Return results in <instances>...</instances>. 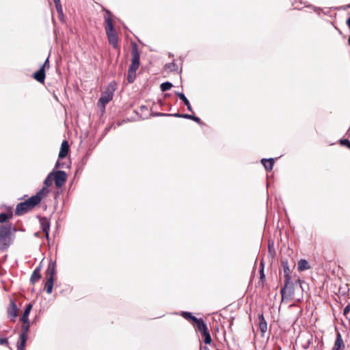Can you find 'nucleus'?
I'll use <instances>...</instances> for the list:
<instances>
[{"label": "nucleus", "instance_id": "nucleus-1", "mask_svg": "<svg viewBox=\"0 0 350 350\" xmlns=\"http://www.w3.org/2000/svg\"><path fill=\"white\" fill-rule=\"evenodd\" d=\"M107 16H105V32L109 40V43L113 46V48H117L118 46V36L115 31V29L113 25L111 16V12L105 10Z\"/></svg>", "mask_w": 350, "mask_h": 350}, {"label": "nucleus", "instance_id": "nucleus-2", "mask_svg": "<svg viewBox=\"0 0 350 350\" xmlns=\"http://www.w3.org/2000/svg\"><path fill=\"white\" fill-rule=\"evenodd\" d=\"M12 230V226L11 224H6L0 226V250L5 251L12 243L11 238V232ZM16 231L15 228H13Z\"/></svg>", "mask_w": 350, "mask_h": 350}, {"label": "nucleus", "instance_id": "nucleus-3", "mask_svg": "<svg viewBox=\"0 0 350 350\" xmlns=\"http://www.w3.org/2000/svg\"><path fill=\"white\" fill-rule=\"evenodd\" d=\"M38 200V196H31L24 202L18 203L16 207L15 215L18 216L23 215L32 210L39 204Z\"/></svg>", "mask_w": 350, "mask_h": 350}, {"label": "nucleus", "instance_id": "nucleus-4", "mask_svg": "<svg viewBox=\"0 0 350 350\" xmlns=\"http://www.w3.org/2000/svg\"><path fill=\"white\" fill-rule=\"evenodd\" d=\"M282 266L284 270V286L281 288L280 289V293L282 294V296L284 297L286 290L289 288H292L293 287V283L291 281V277L290 275V268L288 265V262L287 260H282Z\"/></svg>", "mask_w": 350, "mask_h": 350}, {"label": "nucleus", "instance_id": "nucleus-5", "mask_svg": "<svg viewBox=\"0 0 350 350\" xmlns=\"http://www.w3.org/2000/svg\"><path fill=\"white\" fill-rule=\"evenodd\" d=\"M114 91L115 85L110 83L98 99V104L105 108V105L112 100Z\"/></svg>", "mask_w": 350, "mask_h": 350}, {"label": "nucleus", "instance_id": "nucleus-6", "mask_svg": "<svg viewBox=\"0 0 350 350\" xmlns=\"http://www.w3.org/2000/svg\"><path fill=\"white\" fill-rule=\"evenodd\" d=\"M132 59L129 66L131 70H137L140 64V54L137 49V45L135 44L131 49Z\"/></svg>", "mask_w": 350, "mask_h": 350}, {"label": "nucleus", "instance_id": "nucleus-7", "mask_svg": "<svg viewBox=\"0 0 350 350\" xmlns=\"http://www.w3.org/2000/svg\"><path fill=\"white\" fill-rule=\"evenodd\" d=\"M53 180L57 187H62L66 181V173L63 170L54 171Z\"/></svg>", "mask_w": 350, "mask_h": 350}, {"label": "nucleus", "instance_id": "nucleus-8", "mask_svg": "<svg viewBox=\"0 0 350 350\" xmlns=\"http://www.w3.org/2000/svg\"><path fill=\"white\" fill-rule=\"evenodd\" d=\"M8 315L10 318H12L13 321L18 316V308L17 306L13 300L10 301V303L8 307Z\"/></svg>", "mask_w": 350, "mask_h": 350}, {"label": "nucleus", "instance_id": "nucleus-9", "mask_svg": "<svg viewBox=\"0 0 350 350\" xmlns=\"http://www.w3.org/2000/svg\"><path fill=\"white\" fill-rule=\"evenodd\" d=\"M56 273V263L55 261H51L47 267L45 274L47 278H52L55 280Z\"/></svg>", "mask_w": 350, "mask_h": 350}, {"label": "nucleus", "instance_id": "nucleus-10", "mask_svg": "<svg viewBox=\"0 0 350 350\" xmlns=\"http://www.w3.org/2000/svg\"><path fill=\"white\" fill-rule=\"evenodd\" d=\"M193 322L195 323L197 329L200 332V334L208 329L206 324L202 319L194 318Z\"/></svg>", "mask_w": 350, "mask_h": 350}, {"label": "nucleus", "instance_id": "nucleus-11", "mask_svg": "<svg viewBox=\"0 0 350 350\" xmlns=\"http://www.w3.org/2000/svg\"><path fill=\"white\" fill-rule=\"evenodd\" d=\"M258 328L262 334V336H264V334L267 330V323L265 319L263 314H258Z\"/></svg>", "mask_w": 350, "mask_h": 350}, {"label": "nucleus", "instance_id": "nucleus-12", "mask_svg": "<svg viewBox=\"0 0 350 350\" xmlns=\"http://www.w3.org/2000/svg\"><path fill=\"white\" fill-rule=\"evenodd\" d=\"M32 309V304H27L25 306L24 312L21 318V321L23 323H28L29 322V315L30 314V312Z\"/></svg>", "mask_w": 350, "mask_h": 350}, {"label": "nucleus", "instance_id": "nucleus-13", "mask_svg": "<svg viewBox=\"0 0 350 350\" xmlns=\"http://www.w3.org/2000/svg\"><path fill=\"white\" fill-rule=\"evenodd\" d=\"M69 146L67 141H64L62 144L60 151L59 152V159H64L68 154Z\"/></svg>", "mask_w": 350, "mask_h": 350}, {"label": "nucleus", "instance_id": "nucleus-14", "mask_svg": "<svg viewBox=\"0 0 350 350\" xmlns=\"http://www.w3.org/2000/svg\"><path fill=\"white\" fill-rule=\"evenodd\" d=\"M45 76V70H44V68H40L38 71L33 73V78L40 83H44Z\"/></svg>", "mask_w": 350, "mask_h": 350}, {"label": "nucleus", "instance_id": "nucleus-15", "mask_svg": "<svg viewBox=\"0 0 350 350\" xmlns=\"http://www.w3.org/2000/svg\"><path fill=\"white\" fill-rule=\"evenodd\" d=\"M40 224L43 232H46L50 230V221L49 219L46 217H40Z\"/></svg>", "mask_w": 350, "mask_h": 350}, {"label": "nucleus", "instance_id": "nucleus-16", "mask_svg": "<svg viewBox=\"0 0 350 350\" xmlns=\"http://www.w3.org/2000/svg\"><path fill=\"white\" fill-rule=\"evenodd\" d=\"M175 94L184 103V104L187 106L188 111L193 112V109L191 105L187 98L183 92H175Z\"/></svg>", "mask_w": 350, "mask_h": 350}, {"label": "nucleus", "instance_id": "nucleus-17", "mask_svg": "<svg viewBox=\"0 0 350 350\" xmlns=\"http://www.w3.org/2000/svg\"><path fill=\"white\" fill-rule=\"evenodd\" d=\"M261 163L267 170H271L274 165V159L273 158L262 159Z\"/></svg>", "mask_w": 350, "mask_h": 350}, {"label": "nucleus", "instance_id": "nucleus-18", "mask_svg": "<svg viewBox=\"0 0 350 350\" xmlns=\"http://www.w3.org/2000/svg\"><path fill=\"white\" fill-rule=\"evenodd\" d=\"M49 193V189H48V187H43L40 190H39L36 195L33 196H38V204L41 202V200L43 198L47 196V195Z\"/></svg>", "mask_w": 350, "mask_h": 350}, {"label": "nucleus", "instance_id": "nucleus-19", "mask_svg": "<svg viewBox=\"0 0 350 350\" xmlns=\"http://www.w3.org/2000/svg\"><path fill=\"white\" fill-rule=\"evenodd\" d=\"M310 269L308 262L305 259H301L297 262V269L299 271H303Z\"/></svg>", "mask_w": 350, "mask_h": 350}, {"label": "nucleus", "instance_id": "nucleus-20", "mask_svg": "<svg viewBox=\"0 0 350 350\" xmlns=\"http://www.w3.org/2000/svg\"><path fill=\"white\" fill-rule=\"evenodd\" d=\"M41 278V274H40V267H36L31 275V278H30V281L32 284H35V282L39 280L40 278Z\"/></svg>", "mask_w": 350, "mask_h": 350}, {"label": "nucleus", "instance_id": "nucleus-21", "mask_svg": "<svg viewBox=\"0 0 350 350\" xmlns=\"http://www.w3.org/2000/svg\"><path fill=\"white\" fill-rule=\"evenodd\" d=\"M342 347H344V342L340 334L338 333L332 350H339Z\"/></svg>", "mask_w": 350, "mask_h": 350}, {"label": "nucleus", "instance_id": "nucleus-22", "mask_svg": "<svg viewBox=\"0 0 350 350\" xmlns=\"http://www.w3.org/2000/svg\"><path fill=\"white\" fill-rule=\"evenodd\" d=\"M54 279L47 278L45 283V288L47 294H51L53 291V284H54Z\"/></svg>", "mask_w": 350, "mask_h": 350}, {"label": "nucleus", "instance_id": "nucleus-23", "mask_svg": "<svg viewBox=\"0 0 350 350\" xmlns=\"http://www.w3.org/2000/svg\"><path fill=\"white\" fill-rule=\"evenodd\" d=\"M203 342L206 345H210L212 342L211 336L208 329L201 334Z\"/></svg>", "mask_w": 350, "mask_h": 350}, {"label": "nucleus", "instance_id": "nucleus-24", "mask_svg": "<svg viewBox=\"0 0 350 350\" xmlns=\"http://www.w3.org/2000/svg\"><path fill=\"white\" fill-rule=\"evenodd\" d=\"M136 77V70H131V68H129L128 73H127V81L129 83H133Z\"/></svg>", "mask_w": 350, "mask_h": 350}, {"label": "nucleus", "instance_id": "nucleus-25", "mask_svg": "<svg viewBox=\"0 0 350 350\" xmlns=\"http://www.w3.org/2000/svg\"><path fill=\"white\" fill-rule=\"evenodd\" d=\"M54 170L50 172L44 181L46 187H49L52 185L53 180Z\"/></svg>", "mask_w": 350, "mask_h": 350}, {"label": "nucleus", "instance_id": "nucleus-26", "mask_svg": "<svg viewBox=\"0 0 350 350\" xmlns=\"http://www.w3.org/2000/svg\"><path fill=\"white\" fill-rule=\"evenodd\" d=\"M24 324L22 325V332H21V334L20 335V337H22L23 335L24 336H27V332H29V322L28 323H23Z\"/></svg>", "mask_w": 350, "mask_h": 350}, {"label": "nucleus", "instance_id": "nucleus-27", "mask_svg": "<svg viewBox=\"0 0 350 350\" xmlns=\"http://www.w3.org/2000/svg\"><path fill=\"white\" fill-rule=\"evenodd\" d=\"M172 83L169 82V81H166V82H164V83H162L160 85V88H161V90L162 92H166L167 90H169L170 89H171V88L172 87Z\"/></svg>", "mask_w": 350, "mask_h": 350}, {"label": "nucleus", "instance_id": "nucleus-28", "mask_svg": "<svg viewBox=\"0 0 350 350\" xmlns=\"http://www.w3.org/2000/svg\"><path fill=\"white\" fill-rule=\"evenodd\" d=\"M166 67L172 72H178V66L175 62H172L166 65Z\"/></svg>", "mask_w": 350, "mask_h": 350}, {"label": "nucleus", "instance_id": "nucleus-29", "mask_svg": "<svg viewBox=\"0 0 350 350\" xmlns=\"http://www.w3.org/2000/svg\"><path fill=\"white\" fill-rule=\"evenodd\" d=\"M181 315L185 319L191 320L192 321H193L194 318H196V317L193 316L192 314L189 312H182Z\"/></svg>", "mask_w": 350, "mask_h": 350}, {"label": "nucleus", "instance_id": "nucleus-30", "mask_svg": "<svg viewBox=\"0 0 350 350\" xmlns=\"http://www.w3.org/2000/svg\"><path fill=\"white\" fill-rule=\"evenodd\" d=\"M21 341L18 343L17 347H25V344L27 341V336H24L23 335L22 337H20Z\"/></svg>", "mask_w": 350, "mask_h": 350}, {"label": "nucleus", "instance_id": "nucleus-31", "mask_svg": "<svg viewBox=\"0 0 350 350\" xmlns=\"http://www.w3.org/2000/svg\"><path fill=\"white\" fill-rule=\"evenodd\" d=\"M11 215H8L7 213H2L0 214V223L5 222L7 219H8Z\"/></svg>", "mask_w": 350, "mask_h": 350}, {"label": "nucleus", "instance_id": "nucleus-32", "mask_svg": "<svg viewBox=\"0 0 350 350\" xmlns=\"http://www.w3.org/2000/svg\"><path fill=\"white\" fill-rule=\"evenodd\" d=\"M56 10H57L58 17H59V19L60 20V21L64 22V15L63 13L62 8H61L60 10L57 9Z\"/></svg>", "mask_w": 350, "mask_h": 350}, {"label": "nucleus", "instance_id": "nucleus-33", "mask_svg": "<svg viewBox=\"0 0 350 350\" xmlns=\"http://www.w3.org/2000/svg\"><path fill=\"white\" fill-rule=\"evenodd\" d=\"M340 144L343 146H347L350 149V141L347 139H340Z\"/></svg>", "mask_w": 350, "mask_h": 350}, {"label": "nucleus", "instance_id": "nucleus-34", "mask_svg": "<svg viewBox=\"0 0 350 350\" xmlns=\"http://www.w3.org/2000/svg\"><path fill=\"white\" fill-rule=\"evenodd\" d=\"M189 120H193L194 122H196V123H198L199 124H202V122L200 120V118L197 117V116H196L191 115Z\"/></svg>", "mask_w": 350, "mask_h": 350}, {"label": "nucleus", "instance_id": "nucleus-35", "mask_svg": "<svg viewBox=\"0 0 350 350\" xmlns=\"http://www.w3.org/2000/svg\"><path fill=\"white\" fill-rule=\"evenodd\" d=\"M260 278L261 280L265 278V274H264V263H263L262 261L260 262Z\"/></svg>", "mask_w": 350, "mask_h": 350}, {"label": "nucleus", "instance_id": "nucleus-36", "mask_svg": "<svg viewBox=\"0 0 350 350\" xmlns=\"http://www.w3.org/2000/svg\"><path fill=\"white\" fill-rule=\"evenodd\" d=\"M308 7L311 8L319 15H320V12L322 11V9L321 8L316 7L312 5H308Z\"/></svg>", "mask_w": 350, "mask_h": 350}, {"label": "nucleus", "instance_id": "nucleus-37", "mask_svg": "<svg viewBox=\"0 0 350 350\" xmlns=\"http://www.w3.org/2000/svg\"><path fill=\"white\" fill-rule=\"evenodd\" d=\"M49 56L46 58V59L44 61L43 65L41 68H44V70H45V68H49Z\"/></svg>", "mask_w": 350, "mask_h": 350}, {"label": "nucleus", "instance_id": "nucleus-38", "mask_svg": "<svg viewBox=\"0 0 350 350\" xmlns=\"http://www.w3.org/2000/svg\"><path fill=\"white\" fill-rule=\"evenodd\" d=\"M53 1L55 3L56 10L57 9L60 10V8H62L60 0H53Z\"/></svg>", "mask_w": 350, "mask_h": 350}, {"label": "nucleus", "instance_id": "nucleus-39", "mask_svg": "<svg viewBox=\"0 0 350 350\" xmlns=\"http://www.w3.org/2000/svg\"><path fill=\"white\" fill-rule=\"evenodd\" d=\"M0 345H8V340L7 338H0Z\"/></svg>", "mask_w": 350, "mask_h": 350}, {"label": "nucleus", "instance_id": "nucleus-40", "mask_svg": "<svg viewBox=\"0 0 350 350\" xmlns=\"http://www.w3.org/2000/svg\"><path fill=\"white\" fill-rule=\"evenodd\" d=\"M350 312V304H349L344 309L343 314L345 316H347V314Z\"/></svg>", "mask_w": 350, "mask_h": 350}, {"label": "nucleus", "instance_id": "nucleus-41", "mask_svg": "<svg viewBox=\"0 0 350 350\" xmlns=\"http://www.w3.org/2000/svg\"><path fill=\"white\" fill-rule=\"evenodd\" d=\"M157 116H172L171 113H157L155 114Z\"/></svg>", "mask_w": 350, "mask_h": 350}, {"label": "nucleus", "instance_id": "nucleus-42", "mask_svg": "<svg viewBox=\"0 0 350 350\" xmlns=\"http://www.w3.org/2000/svg\"><path fill=\"white\" fill-rule=\"evenodd\" d=\"M191 115H190V114H186V113L183 114V113H182V118H185V119H189V120L190 118H191Z\"/></svg>", "mask_w": 350, "mask_h": 350}, {"label": "nucleus", "instance_id": "nucleus-43", "mask_svg": "<svg viewBox=\"0 0 350 350\" xmlns=\"http://www.w3.org/2000/svg\"><path fill=\"white\" fill-rule=\"evenodd\" d=\"M171 116L182 118V113H174V114H172Z\"/></svg>", "mask_w": 350, "mask_h": 350}, {"label": "nucleus", "instance_id": "nucleus-44", "mask_svg": "<svg viewBox=\"0 0 350 350\" xmlns=\"http://www.w3.org/2000/svg\"><path fill=\"white\" fill-rule=\"evenodd\" d=\"M45 234V237L47 239H49V231H46V232H44Z\"/></svg>", "mask_w": 350, "mask_h": 350}, {"label": "nucleus", "instance_id": "nucleus-45", "mask_svg": "<svg viewBox=\"0 0 350 350\" xmlns=\"http://www.w3.org/2000/svg\"><path fill=\"white\" fill-rule=\"evenodd\" d=\"M60 166H62V164H60L59 161H57L55 164V167H59Z\"/></svg>", "mask_w": 350, "mask_h": 350}, {"label": "nucleus", "instance_id": "nucleus-46", "mask_svg": "<svg viewBox=\"0 0 350 350\" xmlns=\"http://www.w3.org/2000/svg\"><path fill=\"white\" fill-rule=\"evenodd\" d=\"M347 25L350 28V17L347 20Z\"/></svg>", "mask_w": 350, "mask_h": 350}, {"label": "nucleus", "instance_id": "nucleus-47", "mask_svg": "<svg viewBox=\"0 0 350 350\" xmlns=\"http://www.w3.org/2000/svg\"><path fill=\"white\" fill-rule=\"evenodd\" d=\"M201 350H210L209 348L206 346L201 347Z\"/></svg>", "mask_w": 350, "mask_h": 350}, {"label": "nucleus", "instance_id": "nucleus-48", "mask_svg": "<svg viewBox=\"0 0 350 350\" xmlns=\"http://www.w3.org/2000/svg\"><path fill=\"white\" fill-rule=\"evenodd\" d=\"M24 349H25V348H23V347H17V350H24Z\"/></svg>", "mask_w": 350, "mask_h": 350}, {"label": "nucleus", "instance_id": "nucleus-49", "mask_svg": "<svg viewBox=\"0 0 350 350\" xmlns=\"http://www.w3.org/2000/svg\"><path fill=\"white\" fill-rule=\"evenodd\" d=\"M297 282L299 283L300 286H301V283H302V281L301 280H297Z\"/></svg>", "mask_w": 350, "mask_h": 350}, {"label": "nucleus", "instance_id": "nucleus-50", "mask_svg": "<svg viewBox=\"0 0 350 350\" xmlns=\"http://www.w3.org/2000/svg\"><path fill=\"white\" fill-rule=\"evenodd\" d=\"M164 96H165V98L168 97L169 96V94H165Z\"/></svg>", "mask_w": 350, "mask_h": 350}, {"label": "nucleus", "instance_id": "nucleus-51", "mask_svg": "<svg viewBox=\"0 0 350 350\" xmlns=\"http://www.w3.org/2000/svg\"><path fill=\"white\" fill-rule=\"evenodd\" d=\"M34 236L37 237L38 236V232H36V233L34 234Z\"/></svg>", "mask_w": 350, "mask_h": 350}, {"label": "nucleus", "instance_id": "nucleus-52", "mask_svg": "<svg viewBox=\"0 0 350 350\" xmlns=\"http://www.w3.org/2000/svg\"><path fill=\"white\" fill-rule=\"evenodd\" d=\"M348 43H349V44L350 45V36H349V38H348Z\"/></svg>", "mask_w": 350, "mask_h": 350}, {"label": "nucleus", "instance_id": "nucleus-53", "mask_svg": "<svg viewBox=\"0 0 350 350\" xmlns=\"http://www.w3.org/2000/svg\"><path fill=\"white\" fill-rule=\"evenodd\" d=\"M347 8H350V3L347 5Z\"/></svg>", "mask_w": 350, "mask_h": 350}]
</instances>
